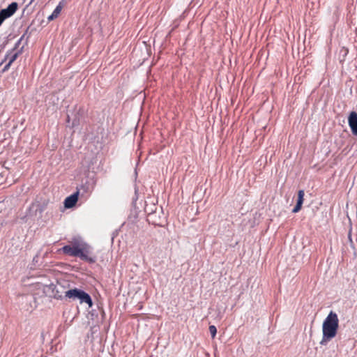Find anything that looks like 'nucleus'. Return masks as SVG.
Masks as SVG:
<instances>
[{
  "instance_id": "1a4fd4ad",
  "label": "nucleus",
  "mask_w": 357,
  "mask_h": 357,
  "mask_svg": "<svg viewBox=\"0 0 357 357\" xmlns=\"http://www.w3.org/2000/svg\"><path fill=\"white\" fill-rule=\"evenodd\" d=\"M209 331L211 334V336L212 337H215V336L216 335V333H217V329H216V327L215 326H209Z\"/></svg>"
},
{
  "instance_id": "20e7f679",
  "label": "nucleus",
  "mask_w": 357,
  "mask_h": 357,
  "mask_svg": "<svg viewBox=\"0 0 357 357\" xmlns=\"http://www.w3.org/2000/svg\"><path fill=\"white\" fill-rule=\"evenodd\" d=\"M348 123L352 134L357 136V113L356 112H351L349 114Z\"/></svg>"
},
{
  "instance_id": "9b49d317",
  "label": "nucleus",
  "mask_w": 357,
  "mask_h": 357,
  "mask_svg": "<svg viewBox=\"0 0 357 357\" xmlns=\"http://www.w3.org/2000/svg\"><path fill=\"white\" fill-rule=\"evenodd\" d=\"M33 1V0H31V2H30V3H31Z\"/></svg>"
},
{
  "instance_id": "9d476101",
  "label": "nucleus",
  "mask_w": 357,
  "mask_h": 357,
  "mask_svg": "<svg viewBox=\"0 0 357 357\" xmlns=\"http://www.w3.org/2000/svg\"><path fill=\"white\" fill-rule=\"evenodd\" d=\"M11 64L12 63H10V62L8 61V63L5 66V67L3 68V71H6V70H8V68H10Z\"/></svg>"
},
{
  "instance_id": "0eeeda50",
  "label": "nucleus",
  "mask_w": 357,
  "mask_h": 357,
  "mask_svg": "<svg viewBox=\"0 0 357 357\" xmlns=\"http://www.w3.org/2000/svg\"><path fill=\"white\" fill-rule=\"evenodd\" d=\"M62 8L63 7L61 6V3H59V4L54 10L52 13L48 17V20L52 21L57 18L61 12Z\"/></svg>"
},
{
  "instance_id": "f257e3e1",
  "label": "nucleus",
  "mask_w": 357,
  "mask_h": 357,
  "mask_svg": "<svg viewBox=\"0 0 357 357\" xmlns=\"http://www.w3.org/2000/svg\"><path fill=\"white\" fill-rule=\"evenodd\" d=\"M62 252L71 257H78L82 260L94 263L96 257L91 256V247L79 238H74L70 241V245L63 246Z\"/></svg>"
},
{
  "instance_id": "f03ea898",
  "label": "nucleus",
  "mask_w": 357,
  "mask_h": 357,
  "mask_svg": "<svg viewBox=\"0 0 357 357\" xmlns=\"http://www.w3.org/2000/svg\"><path fill=\"white\" fill-rule=\"evenodd\" d=\"M338 328L339 319L337 314L335 312L331 311L323 322V335L320 344L325 345L334 338L337 333Z\"/></svg>"
},
{
  "instance_id": "39448f33",
  "label": "nucleus",
  "mask_w": 357,
  "mask_h": 357,
  "mask_svg": "<svg viewBox=\"0 0 357 357\" xmlns=\"http://www.w3.org/2000/svg\"><path fill=\"white\" fill-rule=\"evenodd\" d=\"M78 195H79V192L77 191L74 194L66 197L64 201L65 207L67 208H70L73 207L76 204V203L78 200Z\"/></svg>"
},
{
  "instance_id": "7ed1b4c3",
  "label": "nucleus",
  "mask_w": 357,
  "mask_h": 357,
  "mask_svg": "<svg viewBox=\"0 0 357 357\" xmlns=\"http://www.w3.org/2000/svg\"><path fill=\"white\" fill-rule=\"evenodd\" d=\"M65 297L73 300L78 299L80 303H86L89 307L93 305V301L89 294L77 288L66 291Z\"/></svg>"
},
{
  "instance_id": "6e6552de",
  "label": "nucleus",
  "mask_w": 357,
  "mask_h": 357,
  "mask_svg": "<svg viewBox=\"0 0 357 357\" xmlns=\"http://www.w3.org/2000/svg\"><path fill=\"white\" fill-rule=\"evenodd\" d=\"M19 53L15 52V53H9L6 55V59H8L10 63H13L18 57Z\"/></svg>"
},
{
  "instance_id": "423d86ee",
  "label": "nucleus",
  "mask_w": 357,
  "mask_h": 357,
  "mask_svg": "<svg viewBox=\"0 0 357 357\" xmlns=\"http://www.w3.org/2000/svg\"><path fill=\"white\" fill-rule=\"evenodd\" d=\"M304 195H305L304 190H300L298 192L297 203L292 210L293 213H298L301 209V207H302V205L303 203V200H304Z\"/></svg>"
}]
</instances>
